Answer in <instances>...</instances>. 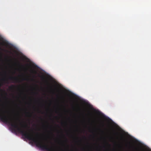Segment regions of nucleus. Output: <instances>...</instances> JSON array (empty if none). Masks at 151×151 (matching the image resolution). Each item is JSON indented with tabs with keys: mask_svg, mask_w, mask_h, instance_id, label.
Instances as JSON below:
<instances>
[{
	"mask_svg": "<svg viewBox=\"0 0 151 151\" xmlns=\"http://www.w3.org/2000/svg\"><path fill=\"white\" fill-rule=\"evenodd\" d=\"M5 112L0 109V119L3 122L10 125L13 129V119L9 115H6Z\"/></svg>",
	"mask_w": 151,
	"mask_h": 151,
	"instance_id": "nucleus-1",
	"label": "nucleus"
},
{
	"mask_svg": "<svg viewBox=\"0 0 151 151\" xmlns=\"http://www.w3.org/2000/svg\"><path fill=\"white\" fill-rule=\"evenodd\" d=\"M9 79L10 80H12L13 81H14L17 82L18 80V78H17L15 77H10L9 78Z\"/></svg>",
	"mask_w": 151,
	"mask_h": 151,
	"instance_id": "nucleus-2",
	"label": "nucleus"
},
{
	"mask_svg": "<svg viewBox=\"0 0 151 151\" xmlns=\"http://www.w3.org/2000/svg\"><path fill=\"white\" fill-rule=\"evenodd\" d=\"M20 125H21L22 127V128L29 127L27 124L24 125L23 124H22L21 123H20Z\"/></svg>",
	"mask_w": 151,
	"mask_h": 151,
	"instance_id": "nucleus-3",
	"label": "nucleus"
},
{
	"mask_svg": "<svg viewBox=\"0 0 151 151\" xmlns=\"http://www.w3.org/2000/svg\"><path fill=\"white\" fill-rule=\"evenodd\" d=\"M14 86L12 85L9 87V88L10 89H14Z\"/></svg>",
	"mask_w": 151,
	"mask_h": 151,
	"instance_id": "nucleus-4",
	"label": "nucleus"
},
{
	"mask_svg": "<svg viewBox=\"0 0 151 151\" xmlns=\"http://www.w3.org/2000/svg\"><path fill=\"white\" fill-rule=\"evenodd\" d=\"M31 72L32 73H36V72L34 70H32Z\"/></svg>",
	"mask_w": 151,
	"mask_h": 151,
	"instance_id": "nucleus-5",
	"label": "nucleus"
},
{
	"mask_svg": "<svg viewBox=\"0 0 151 151\" xmlns=\"http://www.w3.org/2000/svg\"><path fill=\"white\" fill-rule=\"evenodd\" d=\"M4 43L6 44V45H9V43L7 42H5Z\"/></svg>",
	"mask_w": 151,
	"mask_h": 151,
	"instance_id": "nucleus-6",
	"label": "nucleus"
},
{
	"mask_svg": "<svg viewBox=\"0 0 151 151\" xmlns=\"http://www.w3.org/2000/svg\"><path fill=\"white\" fill-rule=\"evenodd\" d=\"M2 80L4 81H7V80H6V79H5L4 78H3L2 79Z\"/></svg>",
	"mask_w": 151,
	"mask_h": 151,
	"instance_id": "nucleus-7",
	"label": "nucleus"
},
{
	"mask_svg": "<svg viewBox=\"0 0 151 151\" xmlns=\"http://www.w3.org/2000/svg\"><path fill=\"white\" fill-rule=\"evenodd\" d=\"M23 80H27L25 78H23Z\"/></svg>",
	"mask_w": 151,
	"mask_h": 151,
	"instance_id": "nucleus-8",
	"label": "nucleus"
},
{
	"mask_svg": "<svg viewBox=\"0 0 151 151\" xmlns=\"http://www.w3.org/2000/svg\"><path fill=\"white\" fill-rule=\"evenodd\" d=\"M6 51L7 52H10L9 51H8L7 50H6Z\"/></svg>",
	"mask_w": 151,
	"mask_h": 151,
	"instance_id": "nucleus-9",
	"label": "nucleus"
},
{
	"mask_svg": "<svg viewBox=\"0 0 151 151\" xmlns=\"http://www.w3.org/2000/svg\"><path fill=\"white\" fill-rule=\"evenodd\" d=\"M17 62H18V63L19 64H20L19 62H18V61Z\"/></svg>",
	"mask_w": 151,
	"mask_h": 151,
	"instance_id": "nucleus-10",
	"label": "nucleus"
},
{
	"mask_svg": "<svg viewBox=\"0 0 151 151\" xmlns=\"http://www.w3.org/2000/svg\"><path fill=\"white\" fill-rule=\"evenodd\" d=\"M1 91H2V90H1Z\"/></svg>",
	"mask_w": 151,
	"mask_h": 151,
	"instance_id": "nucleus-11",
	"label": "nucleus"
}]
</instances>
